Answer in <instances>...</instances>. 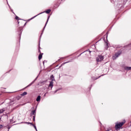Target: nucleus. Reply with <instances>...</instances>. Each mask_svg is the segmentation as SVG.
<instances>
[{
	"label": "nucleus",
	"instance_id": "22",
	"mask_svg": "<svg viewBox=\"0 0 131 131\" xmlns=\"http://www.w3.org/2000/svg\"><path fill=\"white\" fill-rule=\"evenodd\" d=\"M67 63H69V61L66 62L64 63L63 64H66Z\"/></svg>",
	"mask_w": 131,
	"mask_h": 131
},
{
	"label": "nucleus",
	"instance_id": "18",
	"mask_svg": "<svg viewBox=\"0 0 131 131\" xmlns=\"http://www.w3.org/2000/svg\"><path fill=\"white\" fill-rule=\"evenodd\" d=\"M15 19H16V20H19V17L16 16Z\"/></svg>",
	"mask_w": 131,
	"mask_h": 131
},
{
	"label": "nucleus",
	"instance_id": "8",
	"mask_svg": "<svg viewBox=\"0 0 131 131\" xmlns=\"http://www.w3.org/2000/svg\"><path fill=\"white\" fill-rule=\"evenodd\" d=\"M36 113V110H35L32 111L31 115H35Z\"/></svg>",
	"mask_w": 131,
	"mask_h": 131
},
{
	"label": "nucleus",
	"instance_id": "4",
	"mask_svg": "<svg viewBox=\"0 0 131 131\" xmlns=\"http://www.w3.org/2000/svg\"><path fill=\"white\" fill-rule=\"evenodd\" d=\"M119 55H120V53H116V54L113 56V60H115L116 58H118L119 56Z\"/></svg>",
	"mask_w": 131,
	"mask_h": 131
},
{
	"label": "nucleus",
	"instance_id": "24",
	"mask_svg": "<svg viewBox=\"0 0 131 131\" xmlns=\"http://www.w3.org/2000/svg\"><path fill=\"white\" fill-rule=\"evenodd\" d=\"M45 96H46V94H45Z\"/></svg>",
	"mask_w": 131,
	"mask_h": 131
},
{
	"label": "nucleus",
	"instance_id": "6",
	"mask_svg": "<svg viewBox=\"0 0 131 131\" xmlns=\"http://www.w3.org/2000/svg\"><path fill=\"white\" fill-rule=\"evenodd\" d=\"M54 81H51L50 82V84L49 85V86H51V89H53V86H54Z\"/></svg>",
	"mask_w": 131,
	"mask_h": 131
},
{
	"label": "nucleus",
	"instance_id": "9",
	"mask_svg": "<svg viewBox=\"0 0 131 131\" xmlns=\"http://www.w3.org/2000/svg\"><path fill=\"white\" fill-rule=\"evenodd\" d=\"M125 70H131V67H125Z\"/></svg>",
	"mask_w": 131,
	"mask_h": 131
},
{
	"label": "nucleus",
	"instance_id": "10",
	"mask_svg": "<svg viewBox=\"0 0 131 131\" xmlns=\"http://www.w3.org/2000/svg\"><path fill=\"white\" fill-rule=\"evenodd\" d=\"M36 101H37V102H40V96H38L37 97Z\"/></svg>",
	"mask_w": 131,
	"mask_h": 131
},
{
	"label": "nucleus",
	"instance_id": "15",
	"mask_svg": "<svg viewBox=\"0 0 131 131\" xmlns=\"http://www.w3.org/2000/svg\"><path fill=\"white\" fill-rule=\"evenodd\" d=\"M4 111H5V110H4V109H1V110H0V114H1V113H3V112H4Z\"/></svg>",
	"mask_w": 131,
	"mask_h": 131
},
{
	"label": "nucleus",
	"instance_id": "23",
	"mask_svg": "<svg viewBox=\"0 0 131 131\" xmlns=\"http://www.w3.org/2000/svg\"><path fill=\"white\" fill-rule=\"evenodd\" d=\"M25 25H26V23H25Z\"/></svg>",
	"mask_w": 131,
	"mask_h": 131
},
{
	"label": "nucleus",
	"instance_id": "16",
	"mask_svg": "<svg viewBox=\"0 0 131 131\" xmlns=\"http://www.w3.org/2000/svg\"><path fill=\"white\" fill-rule=\"evenodd\" d=\"M105 45H106L105 49L106 50H107V49H108V43H106Z\"/></svg>",
	"mask_w": 131,
	"mask_h": 131
},
{
	"label": "nucleus",
	"instance_id": "11",
	"mask_svg": "<svg viewBox=\"0 0 131 131\" xmlns=\"http://www.w3.org/2000/svg\"><path fill=\"white\" fill-rule=\"evenodd\" d=\"M50 78L51 79V81H54V80H55V79L54 78V76L53 75H51L50 77Z\"/></svg>",
	"mask_w": 131,
	"mask_h": 131
},
{
	"label": "nucleus",
	"instance_id": "7",
	"mask_svg": "<svg viewBox=\"0 0 131 131\" xmlns=\"http://www.w3.org/2000/svg\"><path fill=\"white\" fill-rule=\"evenodd\" d=\"M36 79H37V78H36L34 81H33L32 82H31L30 84H29L26 88H28L29 86H30V85H32V84H33L34 82L35 81V80H36Z\"/></svg>",
	"mask_w": 131,
	"mask_h": 131
},
{
	"label": "nucleus",
	"instance_id": "21",
	"mask_svg": "<svg viewBox=\"0 0 131 131\" xmlns=\"http://www.w3.org/2000/svg\"><path fill=\"white\" fill-rule=\"evenodd\" d=\"M91 51H86V52H87V53H89V54H91Z\"/></svg>",
	"mask_w": 131,
	"mask_h": 131
},
{
	"label": "nucleus",
	"instance_id": "14",
	"mask_svg": "<svg viewBox=\"0 0 131 131\" xmlns=\"http://www.w3.org/2000/svg\"><path fill=\"white\" fill-rule=\"evenodd\" d=\"M49 19H50V16H49V17H48L47 21V22H46V24L45 26H47V24H48V22L49 21Z\"/></svg>",
	"mask_w": 131,
	"mask_h": 131
},
{
	"label": "nucleus",
	"instance_id": "19",
	"mask_svg": "<svg viewBox=\"0 0 131 131\" xmlns=\"http://www.w3.org/2000/svg\"><path fill=\"white\" fill-rule=\"evenodd\" d=\"M57 92H58V90H56V91H54L53 93H54V94H56V93Z\"/></svg>",
	"mask_w": 131,
	"mask_h": 131
},
{
	"label": "nucleus",
	"instance_id": "12",
	"mask_svg": "<svg viewBox=\"0 0 131 131\" xmlns=\"http://www.w3.org/2000/svg\"><path fill=\"white\" fill-rule=\"evenodd\" d=\"M26 95H27V92H25L21 94V96H26Z\"/></svg>",
	"mask_w": 131,
	"mask_h": 131
},
{
	"label": "nucleus",
	"instance_id": "17",
	"mask_svg": "<svg viewBox=\"0 0 131 131\" xmlns=\"http://www.w3.org/2000/svg\"><path fill=\"white\" fill-rule=\"evenodd\" d=\"M33 121H35V116H33Z\"/></svg>",
	"mask_w": 131,
	"mask_h": 131
},
{
	"label": "nucleus",
	"instance_id": "20",
	"mask_svg": "<svg viewBox=\"0 0 131 131\" xmlns=\"http://www.w3.org/2000/svg\"><path fill=\"white\" fill-rule=\"evenodd\" d=\"M2 127H3V125H0V129L1 128H2Z\"/></svg>",
	"mask_w": 131,
	"mask_h": 131
},
{
	"label": "nucleus",
	"instance_id": "1",
	"mask_svg": "<svg viewBox=\"0 0 131 131\" xmlns=\"http://www.w3.org/2000/svg\"><path fill=\"white\" fill-rule=\"evenodd\" d=\"M124 123H125V120H124L122 122L117 123L115 125L116 129H118V128H120V127H121V126H122V125L124 124Z\"/></svg>",
	"mask_w": 131,
	"mask_h": 131
},
{
	"label": "nucleus",
	"instance_id": "5",
	"mask_svg": "<svg viewBox=\"0 0 131 131\" xmlns=\"http://www.w3.org/2000/svg\"><path fill=\"white\" fill-rule=\"evenodd\" d=\"M25 123H26L27 124H31V125H32V126H34L35 129H36V130L37 131L36 126L35 125H34L33 124H32V123L25 122Z\"/></svg>",
	"mask_w": 131,
	"mask_h": 131
},
{
	"label": "nucleus",
	"instance_id": "3",
	"mask_svg": "<svg viewBox=\"0 0 131 131\" xmlns=\"http://www.w3.org/2000/svg\"><path fill=\"white\" fill-rule=\"evenodd\" d=\"M104 60V57L102 55H100L96 58L97 62H101V61H103Z\"/></svg>",
	"mask_w": 131,
	"mask_h": 131
},
{
	"label": "nucleus",
	"instance_id": "2",
	"mask_svg": "<svg viewBox=\"0 0 131 131\" xmlns=\"http://www.w3.org/2000/svg\"><path fill=\"white\" fill-rule=\"evenodd\" d=\"M51 12V9H49L48 10H47L46 11H44L43 12H41L36 15H35V16L32 17L31 19H30V20H32V19H34V18H35V17H37V16H38L39 15H40V14H43V13H46L47 14H50V13Z\"/></svg>",
	"mask_w": 131,
	"mask_h": 131
},
{
	"label": "nucleus",
	"instance_id": "13",
	"mask_svg": "<svg viewBox=\"0 0 131 131\" xmlns=\"http://www.w3.org/2000/svg\"><path fill=\"white\" fill-rule=\"evenodd\" d=\"M41 58H42V55L41 54H40L38 57L39 60H40V59H41Z\"/></svg>",
	"mask_w": 131,
	"mask_h": 131
}]
</instances>
